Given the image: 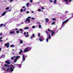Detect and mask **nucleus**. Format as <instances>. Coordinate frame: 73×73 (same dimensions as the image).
Here are the masks:
<instances>
[{
    "label": "nucleus",
    "mask_w": 73,
    "mask_h": 73,
    "mask_svg": "<svg viewBox=\"0 0 73 73\" xmlns=\"http://www.w3.org/2000/svg\"><path fill=\"white\" fill-rule=\"evenodd\" d=\"M31 50V48L29 47H27L26 48H25V49H24L23 51L24 52H27L30 51Z\"/></svg>",
    "instance_id": "nucleus-1"
},
{
    "label": "nucleus",
    "mask_w": 73,
    "mask_h": 73,
    "mask_svg": "<svg viewBox=\"0 0 73 73\" xmlns=\"http://www.w3.org/2000/svg\"><path fill=\"white\" fill-rule=\"evenodd\" d=\"M40 38L39 39L40 40V41L42 42L44 40H45V38H43V36H40Z\"/></svg>",
    "instance_id": "nucleus-2"
},
{
    "label": "nucleus",
    "mask_w": 73,
    "mask_h": 73,
    "mask_svg": "<svg viewBox=\"0 0 73 73\" xmlns=\"http://www.w3.org/2000/svg\"><path fill=\"white\" fill-rule=\"evenodd\" d=\"M4 46L7 47V48H9V46H10V44H9V43L8 42L5 43L4 45Z\"/></svg>",
    "instance_id": "nucleus-3"
},
{
    "label": "nucleus",
    "mask_w": 73,
    "mask_h": 73,
    "mask_svg": "<svg viewBox=\"0 0 73 73\" xmlns=\"http://www.w3.org/2000/svg\"><path fill=\"white\" fill-rule=\"evenodd\" d=\"M25 22H28L29 23H30V20L29 19H26L25 20Z\"/></svg>",
    "instance_id": "nucleus-4"
},
{
    "label": "nucleus",
    "mask_w": 73,
    "mask_h": 73,
    "mask_svg": "<svg viewBox=\"0 0 73 73\" xmlns=\"http://www.w3.org/2000/svg\"><path fill=\"white\" fill-rule=\"evenodd\" d=\"M15 68L14 67L12 68V67L10 68V70L11 71V72H12L14 71V69Z\"/></svg>",
    "instance_id": "nucleus-5"
},
{
    "label": "nucleus",
    "mask_w": 73,
    "mask_h": 73,
    "mask_svg": "<svg viewBox=\"0 0 73 73\" xmlns=\"http://www.w3.org/2000/svg\"><path fill=\"white\" fill-rule=\"evenodd\" d=\"M7 13V12L6 11L4 12L3 13H2V14H1L2 16L5 15H6V13Z\"/></svg>",
    "instance_id": "nucleus-6"
},
{
    "label": "nucleus",
    "mask_w": 73,
    "mask_h": 73,
    "mask_svg": "<svg viewBox=\"0 0 73 73\" xmlns=\"http://www.w3.org/2000/svg\"><path fill=\"white\" fill-rule=\"evenodd\" d=\"M5 64H7L8 65L10 64L11 63L10 62H9V61H5Z\"/></svg>",
    "instance_id": "nucleus-7"
},
{
    "label": "nucleus",
    "mask_w": 73,
    "mask_h": 73,
    "mask_svg": "<svg viewBox=\"0 0 73 73\" xmlns=\"http://www.w3.org/2000/svg\"><path fill=\"white\" fill-rule=\"evenodd\" d=\"M25 60V58L24 57V55H23V61H24Z\"/></svg>",
    "instance_id": "nucleus-8"
},
{
    "label": "nucleus",
    "mask_w": 73,
    "mask_h": 73,
    "mask_svg": "<svg viewBox=\"0 0 73 73\" xmlns=\"http://www.w3.org/2000/svg\"><path fill=\"white\" fill-rule=\"evenodd\" d=\"M70 19H67V20L65 21H63V22H65L66 23H67V22Z\"/></svg>",
    "instance_id": "nucleus-9"
},
{
    "label": "nucleus",
    "mask_w": 73,
    "mask_h": 73,
    "mask_svg": "<svg viewBox=\"0 0 73 73\" xmlns=\"http://www.w3.org/2000/svg\"><path fill=\"white\" fill-rule=\"evenodd\" d=\"M15 33V32L14 31H10V33H9L10 34H13V33Z\"/></svg>",
    "instance_id": "nucleus-10"
},
{
    "label": "nucleus",
    "mask_w": 73,
    "mask_h": 73,
    "mask_svg": "<svg viewBox=\"0 0 73 73\" xmlns=\"http://www.w3.org/2000/svg\"><path fill=\"white\" fill-rule=\"evenodd\" d=\"M65 23H66V22H62V26H64V25H65L64 24Z\"/></svg>",
    "instance_id": "nucleus-11"
},
{
    "label": "nucleus",
    "mask_w": 73,
    "mask_h": 73,
    "mask_svg": "<svg viewBox=\"0 0 73 73\" xmlns=\"http://www.w3.org/2000/svg\"><path fill=\"white\" fill-rule=\"evenodd\" d=\"M15 47V46L13 45H11L10 46V47L11 48H14Z\"/></svg>",
    "instance_id": "nucleus-12"
},
{
    "label": "nucleus",
    "mask_w": 73,
    "mask_h": 73,
    "mask_svg": "<svg viewBox=\"0 0 73 73\" xmlns=\"http://www.w3.org/2000/svg\"><path fill=\"white\" fill-rule=\"evenodd\" d=\"M49 20L48 19H46V23H48V21H49Z\"/></svg>",
    "instance_id": "nucleus-13"
},
{
    "label": "nucleus",
    "mask_w": 73,
    "mask_h": 73,
    "mask_svg": "<svg viewBox=\"0 0 73 73\" xmlns=\"http://www.w3.org/2000/svg\"><path fill=\"white\" fill-rule=\"evenodd\" d=\"M29 29V28L28 27H25V28H24V29L25 30H28Z\"/></svg>",
    "instance_id": "nucleus-14"
},
{
    "label": "nucleus",
    "mask_w": 73,
    "mask_h": 73,
    "mask_svg": "<svg viewBox=\"0 0 73 73\" xmlns=\"http://www.w3.org/2000/svg\"><path fill=\"white\" fill-rule=\"evenodd\" d=\"M22 52V49L20 50V52H19V54H21V53Z\"/></svg>",
    "instance_id": "nucleus-15"
},
{
    "label": "nucleus",
    "mask_w": 73,
    "mask_h": 73,
    "mask_svg": "<svg viewBox=\"0 0 73 73\" xmlns=\"http://www.w3.org/2000/svg\"><path fill=\"white\" fill-rule=\"evenodd\" d=\"M17 61V59H15L14 60V62H15V63H16V61Z\"/></svg>",
    "instance_id": "nucleus-16"
},
{
    "label": "nucleus",
    "mask_w": 73,
    "mask_h": 73,
    "mask_svg": "<svg viewBox=\"0 0 73 73\" xmlns=\"http://www.w3.org/2000/svg\"><path fill=\"white\" fill-rule=\"evenodd\" d=\"M15 57L16 58L15 59H17L18 58H19V57H20V56H17Z\"/></svg>",
    "instance_id": "nucleus-17"
},
{
    "label": "nucleus",
    "mask_w": 73,
    "mask_h": 73,
    "mask_svg": "<svg viewBox=\"0 0 73 73\" xmlns=\"http://www.w3.org/2000/svg\"><path fill=\"white\" fill-rule=\"evenodd\" d=\"M20 44H22L23 43V42L22 40H21V41H20Z\"/></svg>",
    "instance_id": "nucleus-18"
},
{
    "label": "nucleus",
    "mask_w": 73,
    "mask_h": 73,
    "mask_svg": "<svg viewBox=\"0 0 73 73\" xmlns=\"http://www.w3.org/2000/svg\"><path fill=\"white\" fill-rule=\"evenodd\" d=\"M4 25V24H1V25H0V27H2Z\"/></svg>",
    "instance_id": "nucleus-19"
},
{
    "label": "nucleus",
    "mask_w": 73,
    "mask_h": 73,
    "mask_svg": "<svg viewBox=\"0 0 73 73\" xmlns=\"http://www.w3.org/2000/svg\"><path fill=\"white\" fill-rule=\"evenodd\" d=\"M18 66L19 67L21 68V64H19V65H18Z\"/></svg>",
    "instance_id": "nucleus-20"
},
{
    "label": "nucleus",
    "mask_w": 73,
    "mask_h": 73,
    "mask_svg": "<svg viewBox=\"0 0 73 73\" xmlns=\"http://www.w3.org/2000/svg\"><path fill=\"white\" fill-rule=\"evenodd\" d=\"M72 18H73V13L72 14V17H70V19H71Z\"/></svg>",
    "instance_id": "nucleus-21"
},
{
    "label": "nucleus",
    "mask_w": 73,
    "mask_h": 73,
    "mask_svg": "<svg viewBox=\"0 0 73 73\" xmlns=\"http://www.w3.org/2000/svg\"><path fill=\"white\" fill-rule=\"evenodd\" d=\"M26 5H27V7H28L29 6V3H27Z\"/></svg>",
    "instance_id": "nucleus-22"
},
{
    "label": "nucleus",
    "mask_w": 73,
    "mask_h": 73,
    "mask_svg": "<svg viewBox=\"0 0 73 73\" xmlns=\"http://www.w3.org/2000/svg\"><path fill=\"white\" fill-rule=\"evenodd\" d=\"M52 20H53V21H56V19L54 18H53L52 19Z\"/></svg>",
    "instance_id": "nucleus-23"
},
{
    "label": "nucleus",
    "mask_w": 73,
    "mask_h": 73,
    "mask_svg": "<svg viewBox=\"0 0 73 73\" xmlns=\"http://www.w3.org/2000/svg\"><path fill=\"white\" fill-rule=\"evenodd\" d=\"M56 0H54V3L56 4Z\"/></svg>",
    "instance_id": "nucleus-24"
},
{
    "label": "nucleus",
    "mask_w": 73,
    "mask_h": 73,
    "mask_svg": "<svg viewBox=\"0 0 73 73\" xmlns=\"http://www.w3.org/2000/svg\"><path fill=\"white\" fill-rule=\"evenodd\" d=\"M28 36H29V35H25V37H28Z\"/></svg>",
    "instance_id": "nucleus-25"
},
{
    "label": "nucleus",
    "mask_w": 73,
    "mask_h": 73,
    "mask_svg": "<svg viewBox=\"0 0 73 73\" xmlns=\"http://www.w3.org/2000/svg\"><path fill=\"white\" fill-rule=\"evenodd\" d=\"M14 57H15V56H14V57L11 58V60H13Z\"/></svg>",
    "instance_id": "nucleus-26"
},
{
    "label": "nucleus",
    "mask_w": 73,
    "mask_h": 73,
    "mask_svg": "<svg viewBox=\"0 0 73 73\" xmlns=\"http://www.w3.org/2000/svg\"><path fill=\"white\" fill-rule=\"evenodd\" d=\"M10 9L9 7H7V8H6V10H8L9 9Z\"/></svg>",
    "instance_id": "nucleus-27"
},
{
    "label": "nucleus",
    "mask_w": 73,
    "mask_h": 73,
    "mask_svg": "<svg viewBox=\"0 0 73 73\" xmlns=\"http://www.w3.org/2000/svg\"><path fill=\"white\" fill-rule=\"evenodd\" d=\"M32 36L33 37H35V36L34 35V34H33V35H32Z\"/></svg>",
    "instance_id": "nucleus-28"
},
{
    "label": "nucleus",
    "mask_w": 73,
    "mask_h": 73,
    "mask_svg": "<svg viewBox=\"0 0 73 73\" xmlns=\"http://www.w3.org/2000/svg\"><path fill=\"white\" fill-rule=\"evenodd\" d=\"M55 23V22H53V23H52V25H53Z\"/></svg>",
    "instance_id": "nucleus-29"
},
{
    "label": "nucleus",
    "mask_w": 73,
    "mask_h": 73,
    "mask_svg": "<svg viewBox=\"0 0 73 73\" xmlns=\"http://www.w3.org/2000/svg\"><path fill=\"white\" fill-rule=\"evenodd\" d=\"M54 32H53L52 33H51V36L53 35L54 34Z\"/></svg>",
    "instance_id": "nucleus-30"
},
{
    "label": "nucleus",
    "mask_w": 73,
    "mask_h": 73,
    "mask_svg": "<svg viewBox=\"0 0 73 73\" xmlns=\"http://www.w3.org/2000/svg\"><path fill=\"white\" fill-rule=\"evenodd\" d=\"M16 33H19V31H16Z\"/></svg>",
    "instance_id": "nucleus-31"
},
{
    "label": "nucleus",
    "mask_w": 73,
    "mask_h": 73,
    "mask_svg": "<svg viewBox=\"0 0 73 73\" xmlns=\"http://www.w3.org/2000/svg\"><path fill=\"white\" fill-rule=\"evenodd\" d=\"M4 66L5 67H7L8 66V64H5L4 65Z\"/></svg>",
    "instance_id": "nucleus-32"
},
{
    "label": "nucleus",
    "mask_w": 73,
    "mask_h": 73,
    "mask_svg": "<svg viewBox=\"0 0 73 73\" xmlns=\"http://www.w3.org/2000/svg\"><path fill=\"white\" fill-rule=\"evenodd\" d=\"M23 11V9H21V10H20V12H22Z\"/></svg>",
    "instance_id": "nucleus-33"
},
{
    "label": "nucleus",
    "mask_w": 73,
    "mask_h": 73,
    "mask_svg": "<svg viewBox=\"0 0 73 73\" xmlns=\"http://www.w3.org/2000/svg\"><path fill=\"white\" fill-rule=\"evenodd\" d=\"M14 31H18V29H14Z\"/></svg>",
    "instance_id": "nucleus-34"
},
{
    "label": "nucleus",
    "mask_w": 73,
    "mask_h": 73,
    "mask_svg": "<svg viewBox=\"0 0 73 73\" xmlns=\"http://www.w3.org/2000/svg\"><path fill=\"white\" fill-rule=\"evenodd\" d=\"M38 11L39 12H40V11H41V9H38Z\"/></svg>",
    "instance_id": "nucleus-35"
},
{
    "label": "nucleus",
    "mask_w": 73,
    "mask_h": 73,
    "mask_svg": "<svg viewBox=\"0 0 73 73\" xmlns=\"http://www.w3.org/2000/svg\"><path fill=\"white\" fill-rule=\"evenodd\" d=\"M41 9H45V8H44L43 7H41Z\"/></svg>",
    "instance_id": "nucleus-36"
},
{
    "label": "nucleus",
    "mask_w": 73,
    "mask_h": 73,
    "mask_svg": "<svg viewBox=\"0 0 73 73\" xmlns=\"http://www.w3.org/2000/svg\"><path fill=\"white\" fill-rule=\"evenodd\" d=\"M37 24L40 25V23L39 22H37Z\"/></svg>",
    "instance_id": "nucleus-37"
},
{
    "label": "nucleus",
    "mask_w": 73,
    "mask_h": 73,
    "mask_svg": "<svg viewBox=\"0 0 73 73\" xmlns=\"http://www.w3.org/2000/svg\"><path fill=\"white\" fill-rule=\"evenodd\" d=\"M64 1H65L66 2V3H67L68 2V0H64Z\"/></svg>",
    "instance_id": "nucleus-38"
},
{
    "label": "nucleus",
    "mask_w": 73,
    "mask_h": 73,
    "mask_svg": "<svg viewBox=\"0 0 73 73\" xmlns=\"http://www.w3.org/2000/svg\"><path fill=\"white\" fill-rule=\"evenodd\" d=\"M39 28L40 29L41 28V25H39Z\"/></svg>",
    "instance_id": "nucleus-39"
},
{
    "label": "nucleus",
    "mask_w": 73,
    "mask_h": 73,
    "mask_svg": "<svg viewBox=\"0 0 73 73\" xmlns=\"http://www.w3.org/2000/svg\"><path fill=\"white\" fill-rule=\"evenodd\" d=\"M49 39L50 38V35H49Z\"/></svg>",
    "instance_id": "nucleus-40"
},
{
    "label": "nucleus",
    "mask_w": 73,
    "mask_h": 73,
    "mask_svg": "<svg viewBox=\"0 0 73 73\" xmlns=\"http://www.w3.org/2000/svg\"><path fill=\"white\" fill-rule=\"evenodd\" d=\"M38 36L39 37L40 36V34L39 33H38Z\"/></svg>",
    "instance_id": "nucleus-41"
},
{
    "label": "nucleus",
    "mask_w": 73,
    "mask_h": 73,
    "mask_svg": "<svg viewBox=\"0 0 73 73\" xmlns=\"http://www.w3.org/2000/svg\"><path fill=\"white\" fill-rule=\"evenodd\" d=\"M46 40V41L47 42H48V38H47V39Z\"/></svg>",
    "instance_id": "nucleus-42"
},
{
    "label": "nucleus",
    "mask_w": 73,
    "mask_h": 73,
    "mask_svg": "<svg viewBox=\"0 0 73 73\" xmlns=\"http://www.w3.org/2000/svg\"><path fill=\"white\" fill-rule=\"evenodd\" d=\"M23 34H24V35H26V32H24V33H23Z\"/></svg>",
    "instance_id": "nucleus-43"
},
{
    "label": "nucleus",
    "mask_w": 73,
    "mask_h": 73,
    "mask_svg": "<svg viewBox=\"0 0 73 73\" xmlns=\"http://www.w3.org/2000/svg\"><path fill=\"white\" fill-rule=\"evenodd\" d=\"M30 2L31 3H32L33 2V0H31L30 1Z\"/></svg>",
    "instance_id": "nucleus-44"
},
{
    "label": "nucleus",
    "mask_w": 73,
    "mask_h": 73,
    "mask_svg": "<svg viewBox=\"0 0 73 73\" xmlns=\"http://www.w3.org/2000/svg\"><path fill=\"white\" fill-rule=\"evenodd\" d=\"M13 0H10V2H11L12 1H13Z\"/></svg>",
    "instance_id": "nucleus-45"
},
{
    "label": "nucleus",
    "mask_w": 73,
    "mask_h": 73,
    "mask_svg": "<svg viewBox=\"0 0 73 73\" xmlns=\"http://www.w3.org/2000/svg\"><path fill=\"white\" fill-rule=\"evenodd\" d=\"M32 28H33V29H34V28H35V26H33V27H32Z\"/></svg>",
    "instance_id": "nucleus-46"
},
{
    "label": "nucleus",
    "mask_w": 73,
    "mask_h": 73,
    "mask_svg": "<svg viewBox=\"0 0 73 73\" xmlns=\"http://www.w3.org/2000/svg\"><path fill=\"white\" fill-rule=\"evenodd\" d=\"M31 17H28V19H31Z\"/></svg>",
    "instance_id": "nucleus-47"
},
{
    "label": "nucleus",
    "mask_w": 73,
    "mask_h": 73,
    "mask_svg": "<svg viewBox=\"0 0 73 73\" xmlns=\"http://www.w3.org/2000/svg\"><path fill=\"white\" fill-rule=\"evenodd\" d=\"M19 31H22V29H19Z\"/></svg>",
    "instance_id": "nucleus-48"
},
{
    "label": "nucleus",
    "mask_w": 73,
    "mask_h": 73,
    "mask_svg": "<svg viewBox=\"0 0 73 73\" xmlns=\"http://www.w3.org/2000/svg\"><path fill=\"white\" fill-rule=\"evenodd\" d=\"M2 35L3 34L2 33H0V35H1V36H2Z\"/></svg>",
    "instance_id": "nucleus-49"
},
{
    "label": "nucleus",
    "mask_w": 73,
    "mask_h": 73,
    "mask_svg": "<svg viewBox=\"0 0 73 73\" xmlns=\"http://www.w3.org/2000/svg\"><path fill=\"white\" fill-rule=\"evenodd\" d=\"M26 8H25V9L23 10V11H25V10H26Z\"/></svg>",
    "instance_id": "nucleus-50"
},
{
    "label": "nucleus",
    "mask_w": 73,
    "mask_h": 73,
    "mask_svg": "<svg viewBox=\"0 0 73 73\" xmlns=\"http://www.w3.org/2000/svg\"><path fill=\"white\" fill-rule=\"evenodd\" d=\"M29 11H27V14H29Z\"/></svg>",
    "instance_id": "nucleus-51"
},
{
    "label": "nucleus",
    "mask_w": 73,
    "mask_h": 73,
    "mask_svg": "<svg viewBox=\"0 0 73 73\" xmlns=\"http://www.w3.org/2000/svg\"><path fill=\"white\" fill-rule=\"evenodd\" d=\"M48 31H49V32H51V31H50V29L48 30Z\"/></svg>",
    "instance_id": "nucleus-52"
},
{
    "label": "nucleus",
    "mask_w": 73,
    "mask_h": 73,
    "mask_svg": "<svg viewBox=\"0 0 73 73\" xmlns=\"http://www.w3.org/2000/svg\"><path fill=\"white\" fill-rule=\"evenodd\" d=\"M11 66H12V67H14V68H15V66H14V65H11Z\"/></svg>",
    "instance_id": "nucleus-53"
},
{
    "label": "nucleus",
    "mask_w": 73,
    "mask_h": 73,
    "mask_svg": "<svg viewBox=\"0 0 73 73\" xmlns=\"http://www.w3.org/2000/svg\"><path fill=\"white\" fill-rule=\"evenodd\" d=\"M3 58H4L5 57V55H4L3 54Z\"/></svg>",
    "instance_id": "nucleus-54"
},
{
    "label": "nucleus",
    "mask_w": 73,
    "mask_h": 73,
    "mask_svg": "<svg viewBox=\"0 0 73 73\" xmlns=\"http://www.w3.org/2000/svg\"><path fill=\"white\" fill-rule=\"evenodd\" d=\"M9 68H7V71H9Z\"/></svg>",
    "instance_id": "nucleus-55"
},
{
    "label": "nucleus",
    "mask_w": 73,
    "mask_h": 73,
    "mask_svg": "<svg viewBox=\"0 0 73 73\" xmlns=\"http://www.w3.org/2000/svg\"><path fill=\"white\" fill-rule=\"evenodd\" d=\"M31 19H32V20H34V18H31Z\"/></svg>",
    "instance_id": "nucleus-56"
},
{
    "label": "nucleus",
    "mask_w": 73,
    "mask_h": 73,
    "mask_svg": "<svg viewBox=\"0 0 73 73\" xmlns=\"http://www.w3.org/2000/svg\"><path fill=\"white\" fill-rule=\"evenodd\" d=\"M50 3H52L53 1L51 0H50Z\"/></svg>",
    "instance_id": "nucleus-57"
},
{
    "label": "nucleus",
    "mask_w": 73,
    "mask_h": 73,
    "mask_svg": "<svg viewBox=\"0 0 73 73\" xmlns=\"http://www.w3.org/2000/svg\"><path fill=\"white\" fill-rule=\"evenodd\" d=\"M3 38V37H1L0 38V40H1V39Z\"/></svg>",
    "instance_id": "nucleus-58"
},
{
    "label": "nucleus",
    "mask_w": 73,
    "mask_h": 73,
    "mask_svg": "<svg viewBox=\"0 0 73 73\" xmlns=\"http://www.w3.org/2000/svg\"><path fill=\"white\" fill-rule=\"evenodd\" d=\"M23 8L25 9V6H23L22 7Z\"/></svg>",
    "instance_id": "nucleus-59"
},
{
    "label": "nucleus",
    "mask_w": 73,
    "mask_h": 73,
    "mask_svg": "<svg viewBox=\"0 0 73 73\" xmlns=\"http://www.w3.org/2000/svg\"><path fill=\"white\" fill-rule=\"evenodd\" d=\"M2 57H3V56L2 55V56H1V57H0V58H1Z\"/></svg>",
    "instance_id": "nucleus-60"
},
{
    "label": "nucleus",
    "mask_w": 73,
    "mask_h": 73,
    "mask_svg": "<svg viewBox=\"0 0 73 73\" xmlns=\"http://www.w3.org/2000/svg\"><path fill=\"white\" fill-rule=\"evenodd\" d=\"M70 3L71 2V1H72V0H70L69 1Z\"/></svg>",
    "instance_id": "nucleus-61"
},
{
    "label": "nucleus",
    "mask_w": 73,
    "mask_h": 73,
    "mask_svg": "<svg viewBox=\"0 0 73 73\" xmlns=\"http://www.w3.org/2000/svg\"><path fill=\"white\" fill-rule=\"evenodd\" d=\"M46 34H48V32H47V31H46Z\"/></svg>",
    "instance_id": "nucleus-62"
},
{
    "label": "nucleus",
    "mask_w": 73,
    "mask_h": 73,
    "mask_svg": "<svg viewBox=\"0 0 73 73\" xmlns=\"http://www.w3.org/2000/svg\"><path fill=\"white\" fill-rule=\"evenodd\" d=\"M3 41V40H0V42H2Z\"/></svg>",
    "instance_id": "nucleus-63"
},
{
    "label": "nucleus",
    "mask_w": 73,
    "mask_h": 73,
    "mask_svg": "<svg viewBox=\"0 0 73 73\" xmlns=\"http://www.w3.org/2000/svg\"><path fill=\"white\" fill-rule=\"evenodd\" d=\"M33 37V36H31V38L32 39Z\"/></svg>",
    "instance_id": "nucleus-64"
}]
</instances>
